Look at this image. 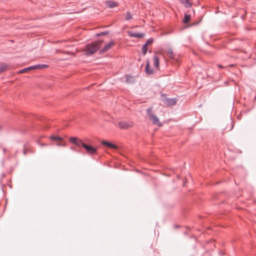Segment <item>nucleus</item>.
Masks as SVG:
<instances>
[{
  "instance_id": "a878e982",
  "label": "nucleus",
  "mask_w": 256,
  "mask_h": 256,
  "mask_svg": "<svg viewBox=\"0 0 256 256\" xmlns=\"http://www.w3.org/2000/svg\"><path fill=\"white\" fill-rule=\"evenodd\" d=\"M56 145L58 146H66V144H62V143H60V142H58L56 144Z\"/></svg>"
},
{
  "instance_id": "cd10ccee",
  "label": "nucleus",
  "mask_w": 256,
  "mask_h": 256,
  "mask_svg": "<svg viewBox=\"0 0 256 256\" xmlns=\"http://www.w3.org/2000/svg\"><path fill=\"white\" fill-rule=\"evenodd\" d=\"M218 66L220 68H224V66H223V65H221V64H220L218 65Z\"/></svg>"
},
{
  "instance_id": "f257e3e1",
  "label": "nucleus",
  "mask_w": 256,
  "mask_h": 256,
  "mask_svg": "<svg viewBox=\"0 0 256 256\" xmlns=\"http://www.w3.org/2000/svg\"><path fill=\"white\" fill-rule=\"evenodd\" d=\"M102 42V40H97L86 44L83 50L84 54L86 56H90L94 54L100 48Z\"/></svg>"
},
{
  "instance_id": "f704fd0d",
  "label": "nucleus",
  "mask_w": 256,
  "mask_h": 256,
  "mask_svg": "<svg viewBox=\"0 0 256 256\" xmlns=\"http://www.w3.org/2000/svg\"><path fill=\"white\" fill-rule=\"evenodd\" d=\"M230 66H234V65H233V64H232V65H229Z\"/></svg>"
},
{
  "instance_id": "393cba45",
  "label": "nucleus",
  "mask_w": 256,
  "mask_h": 256,
  "mask_svg": "<svg viewBox=\"0 0 256 256\" xmlns=\"http://www.w3.org/2000/svg\"><path fill=\"white\" fill-rule=\"evenodd\" d=\"M66 54L67 55L66 56L64 57V58H59L60 60H67L68 58V55L70 54V53L69 52H66Z\"/></svg>"
},
{
  "instance_id": "6ab92c4d",
  "label": "nucleus",
  "mask_w": 256,
  "mask_h": 256,
  "mask_svg": "<svg viewBox=\"0 0 256 256\" xmlns=\"http://www.w3.org/2000/svg\"><path fill=\"white\" fill-rule=\"evenodd\" d=\"M180 0L182 3L185 4V6L186 8H189L191 6V3L189 2L188 0Z\"/></svg>"
},
{
  "instance_id": "f03ea898",
  "label": "nucleus",
  "mask_w": 256,
  "mask_h": 256,
  "mask_svg": "<svg viewBox=\"0 0 256 256\" xmlns=\"http://www.w3.org/2000/svg\"><path fill=\"white\" fill-rule=\"evenodd\" d=\"M165 52L166 56L171 60V62L173 63L182 62L181 56L174 53L172 48H168Z\"/></svg>"
},
{
  "instance_id": "ddd939ff",
  "label": "nucleus",
  "mask_w": 256,
  "mask_h": 256,
  "mask_svg": "<svg viewBox=\"0 0 256 256\" xmlns=\"http://www.w3.org/2000/svg\"><path fill=\"white\" fill-rule=\"evenodd\" d=\"M102 144L103 146H107L108 147L111 148H113V149L117 148V146L116 145H115L110 142H106V140H102Z\"/></svg>"
},
{
  "instance_id": "412c9836",
  "label": "nucleus",
  "mask_w": 256,
  "mask_h": 256,
  "mask_svg": "<svg viewBox=\"0 0 256 256\" xmlns=\"http://www.w3.org/2000/svg\"><path fill=\"white\" fill-rule=\"evenodd\" d=\"M109 34V32L108 31H106L104 32H101L100 33H98L96 34V36H106Z\"/></svg>"
},
{
  "instance_id": "c9c22d12",
  "label": "nucleus",
  "mask_w": 256,
  "mask_h": 256,
  "mask_svg": "<svg viewBox=\"0 0 256 256\" xmlns=\"http://www.w3.org/2000/svg\"><path fill=\"white\" fill-rule=\"evenodd\" d=\"M1 130H2V128H1V126H0V131Z\"/></svg>"
},
{
  "instance_id": "6e6552de",
  "label": "nucleus",
  "mask_w": 256,
  "mask_h": 256,
  "mask_svg": "<svg viewBox=\"0 0 256 256\" xmlns=\"http://www.w3.org/2000/svg\"><path fill=\"white\" fill-rule=\"evenodd\" d=\"M116 42L112 40L108 44L104 46V47L100 50V54H103L108 52L110 49L112 48V46H114Z\"/></svg>"
},
{
  "instance_id": "72a5a7b5",
  "label": "nucleus",
  "mask_w": 256,
  "mask_h": 256,
  "mask_svg": "<svg viewBox=\"0 0 256 256\" xmlns=\"http://www.w3.org/2000/svg\"><path fill=\"white\" fill-rule=\"evenodd\" d=\"M146 64H149V62H148H148H147Z\"/></svg>"
},
{
  "instance_id": "423d86ee",
  "label": "nucleus",
  "mask_w": 256,
  "mask_h": 256,
  "mask_svg": "<svg viewBox=\"0 0 256 256\" xmlns=\"http://www.w3.org/2000/svg\"><path fill=\"white\" fill-rule=\"evenodd\" d=\"M162 102L166 106H170L175 105L177 100L176 98H162Z\"/></svg>"
},
{
  "instance_id": "39448f33",
  "label": "nucleus",
  "mask_w": 256,
  "mask_h": 256,
  "mask_svg": "<svg viewBox=\"0 0 256 256\" xmlns=\"http://www.w3.org/2000/svg\"><path fill=\"white\" fill-rule=\"evenodd\" d=\"M70 141L78 148H84V146L86 144L81 140L78 139L76 137L74 136L70 137Z\"/></svg>"
},
{
  "instance_id": "0eeeda50",
  "label": "nucleus",
  "mask_w": 256,
  "mask_h": 256,
  "mask_svg": "<svg viewBox=\"0 0 256 256\" xmlns=\"http://www.w3.org/2000/svg\"><path fill=\"white\" fill-rule=\"evenodd\" d=\"M160 65H146L145 72L148 75L154 73V69H158Z\"/></svg>"
},
{
  "instance_id": "f8f14e48",
  "label": "nucleus",
  "mask_w": 256,
  "mask_h": 256,
  "mask_svg": "<svg viewBox=\"0 0 256 256\" xmlns=\"http://www.w3.org/2000/svg\"><path fill=\"white\" fill-rule=\"evenodd\" d=\"M149 119L152 120V123L154 124H156L159 126H162V123H160L159 120L158 118L155 114H154V116H152V117Z\"/></svg>"
},
{
  "instance_id": "c756f323",
  "label": "nucleus",
  "mask_w": 256,
  "mask_h": 256,
  "mask_svg": "<svg viewBox=\"0 0 256 256\" xmlns=\"http://www.w3.org/2000/svg\"><path fill=\"white\" fill-rule=\"evenodd\" d=\"M23 153H24V155H26V150L25 149H24V150H23Z\"/></svg>"
},
{
  "instance_id": "a211bd4d",
  "label": "nucleus",
  "mask_w": 256,
  "mask_h": 256,
  "mask_svg": "<svg viewBox=\"0 0 256 256\" xmlns=\"http://www.w3.org/2000/svg\"><path fill=\"white\" fill-rule=\"evenodd\" d=\"M146 114L147 116H148L149 118H150L152 117V116H154V114L152 112V108L150 107L147 108Z\"/></svg>"
},
{
  "instance_id": "5701e85b",
  "label": "nucleus",
  "mask_w": 256,
  "mask_h": 256,
  "mask_svg": "<svg viewBox=\"0 0 256 256\" xmlns=\"http://www.w3.org/2000/svg\"><path fill=\"white\" fill-rule=\"evenodd\" d=\"M125 18L126 20H129L132 18V15L130 12H127L126 14Z\"/></svg>"
},
{
  "instance_id": "473e14b6",
  "label": "nucleus",
  "mask_w": 256,
  "mask_h": 256,
  "mask_svg": "<svg viewBox=\"0 0 256 256\" xmlns=\"http://www.w3.org/2000/svg\"><path fill=\"white\" fill-rule=\"evenodd\" d=\"M56 52H62V51H61L60 50H56Z\"/></svg>"
},
{
  "instance_id": "7c9ffc66",
  "label": "nucleus",
  "mask_w": 256,
  "mask_h": 256,
  "mask_svg": "<svg viewBox=\"0 0 256 256\" xmlns=\"http://www.w3.org/2000/svg\"><path fill=\"white\" fill-rule=\"evenodd\" d=\"M2 150H3V152H4V153H5L6 152V149L5 148H2Z\"/></svg>"
},
{
  "instance_id": "f3484780",
  "label": "nucleus",
  "mask_w": 256,
  "mask_h": 256,
  "mask_svg": "<svg viewBox=\"0 0 256 256\" xmlns=\"http://www.w3.org/2000/svg\"><path fill=\"white\" fill-rule=\"evenodd\" d=\"M160 54H155L154 57V64H159V56Z\"/></svg>"
},
{
  "instance_id": "2f4dec72",
  "label": "nucleus",
  "mask_w": 256,
  "mask_h": 256,
  "mask_svg": "<svg viewBox=\"0 0 256 256\" xmlns=\"http://www.w3.org/2000/svg\"><path fill=\"white\" fill-rule=\"evenodd\" d=\"M40 145L42 146H46V144H40Z\"/></svg>"
},
{
  "instance_id": "9b49d317",
  "label": "nucleus",
  "mask_w": 256,
  "mask_h": 256,
  "mask_svg": "<svg viewBox=\"0 0 256 256\" xmlns=\"http://www.w3.org/2000/svg\"><path fill=\"white\" fill-rule=\"evenodd\" d=\"M128 34L131 38H142L145 36L144 33L133 32L130 31L128 32Z\"/></svg>"
},
{
  "instance_id": "9d476101",
  "label": "nucleus",
  "mask_w": 256,
  "mask_h": 256,
  "mask_svg": "<svg viewBox=\"0 0 256 256\" xmlns=\"http://www.w3.org/2000/svg\"><path fill=\"white\" fill-rule=\"evenodd\" d=\"M133 126L132 122L126 121H121L118 123V126L121 129H127Z\"/></svg>"
},
{
  "instance_id": "20e7f679",
  "label": "nucleus",
  "mask_w": 256,
  "mask_h": 256,
  "mask_svg": "<svg viewBox=\"0 0 256 256\" xmlns=\"http://www.w3.org/2000/svg\"><path fill=\"white\" fill-rule=\"evenodd\" d=\"M124 82L128 84H134L136 82L138 76H134L132 74H127L124 76Z\"/></svg>"
},
{
  "instance_id": "dca6fc26",
  "label": "nucleus",
  "mask_w": 256,
  "mask_h": 256,
  "mask_svg": "<svg viewBox=\"0 0 256 256\" xmlns=\"http://www.w3.org/2000/svg\"><path fill=\"white\" fill-rule=\"evenodd\" d=\"M191 16L190 14H185L183 19L184 24H188L190 20Z\"/></svg>"
},
{
  "instance_id": "1a4fd4ad",
  "label": "nucleus",
  "mask_w": 256,
  "mask_h": 256,
  "mask_svg": "<svg viewBox=\"0 0 256 256\" xmlns=\"http://www.w3.org/2000/svg\"><path fill=\"white\" fill-rule=\"evenodd\" d=\"M84 148L89 154H94L97 152V149L96 148L89 144H84Z\"/></svg>"
},
{
  "instance_id": "4468645a",
  "label": "nucleus",
  "mask_w": 256,
  "mask_h": 256,
  "mask_svg": "<svg viewBox=\"0 0 256 256\" xmlns=\"http://www.w3.org/2000/svg\"><path fill=\"white\" fill-rule=\"evenodd\" d=\"M117 6L116 2L113 0H109L106 2V6L110 8H114Z\"/></svg>"
},
{
  "instance_id": "aec40b11",
  "label": "nucleus",
  "mask_w": 256,
  "mask_h": 256,
  "mask_svg": "<svg viewBox=\"0 0 256 256\" xmlns=\"http://www.w3.org/2000/svg\"><path fill=\"white\" fill-rule=\"evenodd\" d=\"M148 46H146L145 44L143 45L142 48V52L144 55H145L148 52Z\"/></svg>"
},
{
  "instance_id": "b1692460",
  "label": "nucleus",
  "mask_w": 256,
  "mask_h": 256,
  "mask_svg": "<svg viewBox=\"0 0 256 256\" xmlns=\"http://www.w3.org/2000/svg\"><path fill=\"white\" fill-rule=\"evenodd\" d=\"M8 65H0V74L6 69V66Z\"/></svg>"
},
{
  "instance_id": "4be33fe9",
  "label": "nucleus",
  "mask_w": 256,
  "mask_h": 256,
  "mask_svg": "<svg viewBox=\"0 0 256 256\" xmlns=\"http://www.w3.org/2000/svg\"><path fill=\"white\" fill-rule=\"evenodd\" d=\"M154 39L153 38H150L147 40L145 44L148 46V45L152 44L154 42Z\"/></svg>"
},
{
  "instance_id": "c85d7f7f",
  "label": "nucleus",
  "mask_w": 256,
  "mask_h": 256,
  "mask_svg": "<svg viewBox=\"0 0 256 256\" xmlns=\"http://www.w3.org/2000/svg\"><path fill=\"white\" fill-rule=\"evenodd\" d=\"M234 126V125L233 123L232 122V126H231L230 130H232Z\"/></svg>"
},
{
  "instance_id": "2eb2a0df",
  "label": "nucleus",
  "mask_w": 256,
  "mask_h": 256,
  "mask_svg": "<svg viewBox=\"0 0 256 256\" xmlns=\"http://www.w3.org/2000/svg\"><path fill=\"white\" fill-rule=\"evenodd\" d=\"M50 138L51 140H52L53 141L62 142L63 140V138L62 137L58 136L52 135L50 136Z\"/></svg>"
},
{
  "instance_id": "7ed1b4c3",
  "label": "nucleus",
  "mask_w": 256,
  "mask_h": 256,
  "mask_svg": "<svg viewBox=\"0 0 256 256\" xmlns=\"http://www.w3.org/2000/svg\"><path fill=\"white\" fill-rule=\"evenodd\" d=\"M49 65H32L28 67L24 68L22 70H20L18 71V73L22 74L23 72H27L30 70H40L44 68H48Z\"/></svg>"
},
{
  "instance_id": "bb28decb",
  "label": "nucleus",
  "mask_w": 256,
  "mask_h": 256,
  "mask_svg": "<svg viewBox=\"0 0 256 256\" xmlns=\"http://www.w3.org/2000/svg\"><path fill=\"white\" fill-rule=\"evenodd\" d=\"M70 150H74V151H76V149H75V148H74V147L72 146V147H70Z\"/></svg>"
}]
</instances>
